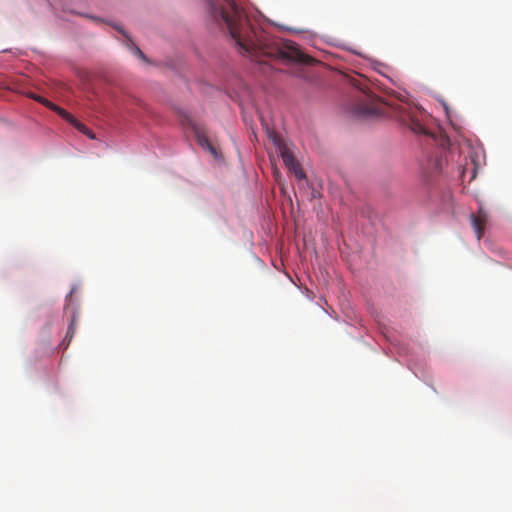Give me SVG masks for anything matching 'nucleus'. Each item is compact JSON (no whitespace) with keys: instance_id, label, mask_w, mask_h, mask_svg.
<instances>
[{"instance_id":"obj_9","label":"nucleus","mask_w":512,"mask_h":512,"mask_svg":"<svg viewBox=\"0 0 512 512\" xmlns=\"http://www.w3.org/2000/svg\"><path fill=\"white\" fill-rule=\"evenodd\" d=\"M77 317H78L77 312H73L71 322L68 327V331H67V335H66V337H69V341L72 339V337L75 333Z\"/></svg>"},{"instance_id":"obj_8","label":"nucleus","mask_w":512,"mask_h":512,"mask_svg":"<svg viewBox=\"0 0 512 512\" xmlns=\"http://www.w3.org/2000/svg\"><path fill=\"white\" fill-rule=\"evenodd\" d=\"M357 114L359 115H362V116H366V115H373V114H376L378 113V110L374 107V106H365V105H360L358 108H357Z\"/></svg>"},{"instance_id":"obj_1","label":"nucleus","mask_w":512,"mask_h":512,"mask_svg":"<svg viewBox=\"0 0 512 512\" xmlns=\"http://www.w3.org/2000/svg\"><path fill=\"white\" fill-rule=\"evenodd\" d=\"M212 18L225 27L239 52L251 60L262 62V57L311 64L314 59L304 54L293 41L274 38L254 27L244 11L233 0H213L209 4Z\"/></svg>"},{"instance_id":"obj_11","label":"nucleus","mask_w":512,"mask_h":512,"mask_svg":"<svg viewBox=\"0 0 512 512\" xmlns=\"http://www.w3.org/2000/svg\"><path fill=\"white\" fill-rule=\"evenodd\" d=\"M43 105L46 106L47 108L51 109L52 111H55L56 108L58 107L56 104L52 103L51 101H49L47 99H45Z\"/></svg>"},{"instance_id":"obj_14","label":"nucleus","mask_w":512,"mask_h":512,"mask_svg":"<svg viewBox=\"0 0 512 512\" xmlns=\"http://www.w3.org/2000/svg\"><path fill=\"white\" fill-rule=\"evenodd\" d=\"M366 98L367 100H369L370 102H374V100L376 99L374 95L372 94H367L366 95Z\"/></svg>"},{"instance_id":"obj_6","label":"nucleus","mask_w":512,"mask_h":512,"mask_svg":"<svg viewBox=\"0 0 512 512\" xmlns=\"http://www.w3.org/2000/svg\"><path fill=\"white\" fill-rule=\"evenodd\" d=\"M54 112H56L59 116H61L63 119H65L71 125H74V123L77 121V119L71 113H69L68 111H66L65 109H63L59 106L56 108V110Z\"/></svg>"},{"instance_id":"obj_2","label":"nucleus","mask_w":512,"mask_h":512,"mask_svg":"<svg viewBox=\"0 0 512 512\" xmlns=\"http://www.w3.org/2000/svg\"><path fill=\"white\" fill-rule=\"evenodd\" d=\"M274 142L277 146V151L280 154L287 169L291 171L297 179H305L306 175L299 162L295 159L293 152L290 150L288 145L280 138H274Z\"/></svg>"},{"instance_id":"obj_10","label":"nucleus","mask_w":512,"mask_h":512,"mask_svg":"<svg viewBox=\"0 0 512 512\" xmlns=\"http://www.w3.org/2000/svg\"><path fill=\"white\" fill-rule=\"evenodd\" d=\"M43 105L46 106L47 108L51 109L52 111H55L56 108L58 107L56 104L52 103L51 101H49L47 99H45Z\"/></svg>"},{"instance_id":"obj_7","label":"nucleus","mask_w":512,"mask_h":512,"mask_svg":"<svg viewBox=\"0 0 512 512\" xmlns=\"http://www.w3.org/2000/svg\"><path fill=\"white\" fill-rule=\"evenodd\" d=\"M79 132L83 133L84 135L88 136L90 139L95 138V134L84 124H82L80 121H76L73 125Z\"/></svg>"},{"instance_id":"obj_13","label":"nucleus","mask_w":512,"mask_h":512,"mask_svg":"<svg viewBox=\"0 0 512 512\" xmlns=\"http://www.w3.org/2000/svg\"><path fill=\"white\" fill-rule=\"evenodd\" d=\"M134 51L137 55H139L143 60H145V55L142 53V51L138 47H134Z\"/></svg>"},{"instance_id":"obj_5","label":"nucleus","mask_w":512,"mask_h":512,"mask_svg":"<svg viewBox=\"0 0 512 512\" xmlns=\"http://www.w3.org/2000/svg\"><path fill=\"white\" fill-rule=\"evenodd\" d=\"M410 128L413 132L418 134H427V131L421 121L415 116L410 117Z\"/></svg>"},{"instance_id":"obj_4","label":"nucleus","mask_w":512,"mask_h":512,"mask_svg":"<svg viewBox=\"0 0 512 512\" xmlns=\"http://www.w3.org/2000/svg\"><path fill=\"white\" fill-rule=\"evenodd\" d=\"M194 133H195V136L197 138L199 145L207 148L213 155L216 156V149L210 143V141H209L208 137L206 136V134L204 133V131H202L199 128H195Z\"/></svg>"},{"instance_id":"obj_3","label":"nucleus","mask_w":512,"mask_h":512,"mask_svg":"<svg viewBox=\"0 0 512 512\" xmlns=\"http://www.w3.org/2000/svg\"><path fill=\"white\" fill-rule=\"evenodd\" d=\"M471 224L477 235V239L480 240L484 235L485 226L488 222V214L486 210L481 206L476 214H471Z\"/></svg>"},{"instance_id":"obj_12","label":"nucleus","mask_w":512,"mask_h":512,"mask_svg":"<svg viewBox=\"0 0 512 512\" xmlns=\"http://www.w3.org/2000/svg\"><path fill=\"white\" fill-rule=\"evenodd\" d=\"M31 97H32L33 99H35L36 101H38L39 103H41V104H43V103H44V101H45V98H44V97H42V96H37V95H34V94H33V95H31Z\"/></svg>"}]
</instances>
